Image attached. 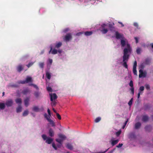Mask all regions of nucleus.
Returning a JSON list of instances; mask_svg holds the SVG:
<instances>
[{
	"mask_svg": "<svg viewBox=\"0 0 153 153\" xmlns=\"http://www.w3.org/2000/svg\"><path fill=\"white\" fill-rule=\"evenodd\" d=\"M120 44L121 45V47H124L126 45V42L125 40L124 39H122L121 40Z\"/></svg>",
	"mask_w": 153,
	"mask_h": 153,
	"instance_id": "6ab92c4d",
	"label": "nucleus"
},
{
	"mask_svg": "<svg viewBox=\"0 0 153 153\" xmlns=\"http://www.w3.org/2000/svg\"><path fill=\"white\" fill-rule=\"evenodd\" d=\"M34 94L36 98H38L40 95V93L39 91H35Z\"/></svg>",
	"mask_w": 153,
	"mask_h": 153,
	"instance_id": "a878e982",
	"label": "nucleus"
},
{
	"mask_svg": "<svg viewBox=\"0 0 153 153\" xmlns=\"http://www.w3.org/2000/svg\"><path fill=\"white\" fill-rule=\"evenodd\" d=\"M141 126V123L140 122L136 123L134 125V128L135 129H139Z\"/></svg>",
	"mask_w": 153,
	"mask_h": 153,
	"instance_id": "f3484780",
	"label": "nucleus"
},
{
	"mask_svg": "<svg viewBox=\"0 0 153 153\" xmlns=\"http://www.w3.org/2000/svg\"><path fill=\"white\" fill-rule=\"evenodd\" d=\"M25 82L26 83L29 82H33V80L32 78L31 77L27 76L25 79Z\"/></svg>",
	"mask_w": 153,
	"mask_h": 153,
	"instance_id": "ddd939ff",
	"label": "nucleus"
},
{
	"mask_svg": "<svg viewBox=\"0 0 153 153\" xmlns=\"http://www.w3.org/2000/svg\"><path fill=\"white\" fill-rule=\"evenodd\" d=\"M133 25H134L136 27H137V28H138V23L137 22H134V24H133Z\"/></svg>",
	"mask_w": 153,
	"mask_h": 153,
	"instance_id": "052dcab7",
	"label": "nucleus"
},
{
	"mask_svg": "<svg viewBox=\"0 0 153 153\" xmlns=\"http://www.w3.org/2000/svg\"><path fill=\"white\" fill-rule=\"evenodd\" d=\"M58 136L60 139L62 140L63 141L66 138V137L65 135L61 134H59Z\"/></svg>",
	"mask_w": 153,
	"mask_h": 153,
	"instance_id": "dca6fc26",
	"label": "nucleus"
},
{
	"mask_svg": "<svg viewBox=\"0 0 153 153\" xmlns=\"http://www.w3.org/2000/svg\"><path fill=\"white\" fill-rule=\"evenodd\" d=\"M66 147L68 149H69L72 150L73 149V146L70 143H68L67 144Z\"/></svg>",
	"mask_w": 153,
	"mask_h": 153,
	"instance_id": "4be33fe9",
	"label": "nucleus"
},
{
	"mask_svg": "<svg viewBox=\"0 0 153 153\" xmlns=\"http://www.w3.org/2000/svg\"><path fill=\"white\" fill-rule=\"evenodd\" d=\"M56 141L60 144V146L62 145V142L63 141L62 140L59 139H56Z\"/></svg>",
	"mask_w": 153,
	"mask_h": 153,
	"instance_id": "7c9ffc66",
	"label": "nucleus"
},
{
	"mask_svg": "<svg viewBox=\"0 0 153 153\" xmlns=\"http://www.w3.org/2000/svg\"><path fill=\"white\" fill-rule=\"evenodd\" d=\"M108 149H109V148L107 149V150H106L105 151H104L103 152H97V153H105L108 150Z\"/></svg>",
	"mask_w": 153,
	"mask_h": 153,
	"instance_id": "774afa93",
	"label": "nucleus"
},
{
	"mask_svg": "<svg viewBox=\"0 0 153 153\" xmlns=\"http://www.w3.org/2000/svg\"><path fill=\"white\" fill-rule=\"evenodd\" d=\"M48 62H49L50 64H51L52 63V60L51 59H49L48 60Z\"/></svg>",
	"mask_w": 153,
	"mask_h": 153,
	"instance_id": "0e129e2a",
	"label": "nucleus"
},
{
	"mask_svg": "<svg viewBox=\"0 0 153 153\" xmlns=\"http://www.w3.org/2000/svg\"><path fill=\"white\" fill-rule=\"evenodd\" d=\"M137 66V62L136 61H135L134 63V65L133 66V68H136Z\"/></svg>",
	"mask_w": 153,
	"mask_h": 153,
	"instance_id": "49530a36",
	"label": "nucleus"
},
{
	"mask_svg": "<svg viewBox=\"0 0 153 153\" xmlns=\"http://www.w3.org/2000/svg\"><path fill=\"white\" fill-rule=\"evenodd\" d=\"M107 26V25L105 24H103L101 25L102 29L100 30V31L103 34H105L107 33L108 31V29L105 28V27Z\"/></svg>",
	"mask_w": 153,
	"mask_h": 153,
	"instance_id": "7ed1b4c3",
	"label": "nucleus"
},
{
	"mask_svg": "<svg viewBox=\"0 0 153 153\" xmlns=\"http://www.w3.org/2000/svg\"><path fill=\"white\" fill-rule=\"evenodd\" d=\"M69 30V29L68 28H66L65 29L63 30V32L64 33H66Z\"/></svg>",
	"mask_w": 153,
	"mask_h": 153,
	"instance_id": "680f3d73",
	"label": "nucleus"
},
{
	"mask_svg": "<svg viewBox=\"0 0 153 153\" xmlns=\"http://www.w3.org/2000/svg\"><path fill=\"white\" fill-rule=\"evenodd\" d=\"M145 128L146 131L148 132H150L152 130V128L151 126L150 125H147L146 126Z\"/></svg>",
	"mask_w": 153,
	"mask_h": 153,
	"instance_id": "2eb2a0df",
	"label": "nucleus"
},
{
	"mask_svg": "<svg viewBox=\"0 0 153 153\" xmlns=\"http://www.w3.org/2000/svg\"><path fill=\"white\" fill-rule=\"evenodd\" d=\"M46 76L47 77V78L50 79H51V75L48 72H47L46 73Z\"/></svg>",
	"mask_w": 153,
	"mask_h": 153,
	"instance_id": "473e14b6",
	"label": "nucleus"
},
{
	"mask_svg": "<svg viewBox=\"0 0 153 153\" xmlns=\"http://www.w3.org/2000/svg\"><path fill=\"white\" fill-rule=\"evenodd\" d=\"M42 137L43 139L45 140L48 139V137H47L46 135L45 134H43L42 135Z\"/></svg>",
	"mask_w": 153,
	"mask_h": 153,
	"instance_id": "e433bc0d",
	"label": "nucleus"
},
{
	"mask_svg": "<svg viewBox=\"0 0 153 153\" xmlns=\"http://www.w3.org/2000/svg\"><path fill=\"white\" fill-rule=\"evenodd\" d=\"M32 110L33 111L36 112H38L39 111V109L37 106H33L32 108Z\"/></svg>",
	"mask_w": 153,
	"mask_h": 153,
	"instance_id": "412c9836",
	"label": "nucleus"
},
{
	"mask_svg": "<svg viewBox=\"0 0 153 153\" xmlns=\"http://www.w3.org/2000/svg\"><path fill=\"white\" fill-rule=\"evenodd\" d=\"M141 49L140 48H138L136 50V52L137 54H140V53Z\"/></svg>",
	"mask_w": 153,
	"mask_h": 153,
	"instance_id": "79ce46f5",
	"label": "nucleus"
},
{
	"mask_svg": "<svg viewBox=\"0 0 153 153\" xmlns=\"http://www.w3.org/2000/svg\"><path fill=\"white\" fill-rule=\"evenodd\" d=\"M128 59H126L124 60L123 59V66L125 67L126 68H128V66L127 64V62L128 61Z\"/></svg>",
	"mask_w": 153,
	"mask_h": 153,
	"instance_id": "4468645a",
	"label": "nucleus"
},
{
	"mask_svg": "<svg viewBox=\"0 0 153 153\" xmlns=\"http://www.w3.org/2000/svg\"><path fill=\"white\" fill-rule=\"evenodd\" d=\"M108 27L110 28L111 30H112V29H114L113 25L111 24H109Z\"/></svg>",
	"mask_w": 153,
	"mask_h": 153,
	"instance_id": "a19ab883",
	"label": "nucleus"
},
{
	"mask_svg": "<svg viewBox=\"0 0 153 153\" xmlns=\"http://www.w3.org/2000/svg\"><path fill=\"white\" fill-rule=\"evenodd\" d=\"M131 49L125 48L123 50V59L124 60L126 59H129V55L128 54V53H131Z\"/></svg>",
	"mask_w": 153,
	"mask_h": 153,
	"instance_id": "f257e3e1",
	"label": "nucleus"
},
{
	"mask_svg": "<svg viewBox=\"0 0 153 153\" xmlns=\"http://www.w3.org/2000/svg\"><path fill=\"white\" fill-rule=\"evenodd\" d=\"M144 89V88L143 86H141L140 87L139 89V91H143Z\"/></svg>",
	"mask_w": 153,
	"mask_h": 153,
	"instance_id": "3c124183",
	"label": "nucleus"
},
{
	"mask_svg": "<svg viewBox=\"0 0 153 153\" xmlns=\"http://www.w3.org/2000/svg\"><path fill=\"white\" fill-rule=\"evenodd\" d=\"M129 86L131 87V88L133 87V81L132 80H131L130 83H129Z\"/></svg>",
	"mask_w": 153,
	"mask_h": 153,
	"instance_id": "4d7b16f0",
	"label": "nucleus"
},
{
	"mask_svg": "<svg viewBox=\"0 0 153 153\" xmlns=\"http://www.w3.org/2000/svg\"><path fill=\"white\" fill-rule=\"evenodd\" d=\"M119 141V140H113L111 143L112 146H113L115 145H116L118 143Z\"/></svg>",
	"mask_w": 153,
	"mask_h": 153,
	"instance_id": "b1692460",
	"label": "nucleus"
},
{
	"mask_svg": "<svg viewBox=\"0 0 153 153\" xmlns=\"http://www.w3.org/2000/svg\"><path fill=\"white\" fill-rule=\"evenodd\" d=\"M24 69V67L22 65H19L17 67V69L19 72H20Z\"/></svg>",
	"mask_w": 153,
	"mask_h": 153,
	"instance_id": "a211bd4d",
	"label": "nucleus"
},
{
	"mask_svg": "<svg viewBox=\"0 0 153 153\" xmlns=\"http://www.w3.org/2000/svg\"><path fill=\"white\" fill-rule=\"evenodd\" d=\"M101 120L100 117H98L95 120V122L96 123H98Z\"/></svg>",
	"mask_w": 153,
	"mask_h": 153,
	"instance_id": "4c0bfd02",
	"label": "nucleus"
},
{
	"mask_svg": "<svg viewBox=\"0 0 153 153\" xmlns=\"http://www.w3.org/2000/svg\"><path fill=\"white\" fill-rule=\"evenodd\" d=\"M123 145V143H119L118 145L116 146L117 148H119L121 147Z\"/></svg>",
	"mask_w": 153,
	"mask_h": 153,
	"instance_id": "13d9d810",
	"label": "nucleus"
},
{
	"mask_svg": "<svg viewBox=\"0 0 153 153\" xmlns=\"http://www.w3.org/2000/svg\"><path fill=\"white\" fill-rule=\"evenodd\" d=\"M93 33L92 31H86L85 33V34L86 36L91 35Z\"/></svg>",
	"mask_w": 153,
	"mask_h": 153,
	"instance_id": "c85d7f7f",
	"label": "nucleus"
},
{
	"mask_svg": "<svg viewBox=\"0 0 153 153\" xmlns=\"http://www.w3.org/2000/svg\"><path fill=\"white\" fill-rule=\"evenodd\" d=\"M44 115L45 117L46 118L48 121L50 123L51 125L52 126L54 127L55 126V123L54 122L48 117V115L46 113H45Z\"/></svg>",
	"mask_w": 153,
	"mask_h": 153,
	"instance_id": "f03ea898",
	"label": "nucleus"
},
{
	"mask_svg": "<svg viewBox=\"0 0 153 153\" xmlns=\"http://www.w3.org/2000/svg\"><path fill=\"white\" fill-rule=\"evenodd\" d=\"M29 89H26L24 90L23 91H22V93L24 95H26L29 92Z\"/></svg>",
	"mask_w": 153,
	"mask_h": 153,
	"instance_id": "2f4dec72",
	"label": "nucleus"
},
{
	"mask_svg": "<svg viewBox=\"0 0 153 153\" xmlns=\"http://www.w3.org/2000/svg\"><path fill=\"white\" fill-rule=\"evenodd\" d=\"M145 63V65H149L150 63V60L148 59H146L145 62H144Z\"/></svg>",
	"mask_w": 153,
	"mask_h": 153,
	"instance_id": "cd10ccee",
	"label": "nucleus"
},
{
	"mask_svg": "<svg viewBox=\"0 0 153 153\" xmlns=\"http://www.w3.org/2000/svg\"><path fill=\"white\" fill-rule=\"evenodd\" d=\"M121 131H119L117 132L116 133V134L117 136H119L121 134Z\"/></svg>",
	"mask_w": 153,
	"mask_h": 153,
	"instance_id": "bf43d9fd",
	"label": "nucleus"
},
{
	"mask_svg": "<svg viewBox=\"0 0 153 153\" xmlns=\"http://www.w3.org/2000/svg\"><path fill=\"white\" fill-rule=\"evenodd\" d=\"M5 107V104L3 103H0V108L3 109Z\"/></svg>",
	"mask_w": 153,
	"mask_h": 153,
	"instance_id": "c756f323",
	"label": "nucleus"
},
{
	"mask_svg": "<svg viewBox=\"0 0 153 153\" xmlns=\"http://www.w3.org/2000/svg\"><path fill=\"white\" fill-rule=\"evenodd\" d=\"M44 63L43 62H40L39 63V67L41 68H43L44 67Z\"/></svg>",
	"mask_w": 153,
	"mask_h": 153,
	"instance_id": "c03bdc74",
	"label": "nucleus"
},
{
	"mask_svg": "<svg viewBox=\"0 0 153 153\" xmlns=\"http://www.w3.org/2000/svg\"><path fill=\"white\" fill-rule=\"evenodd\" d=\"M145 66V63H144L143 62V63H141L140 65L139 66V68H140V69H142L143 70V69L144 68Z\"/></svg>",
	"mask_w": 153,
	"mask_h": 153,
	"instance_id": "72a5a7b5",
	"label": "nucleus"
},
{
	"mask_svg": "<svg viewBox=\"0 0 153 153\" xmlns=\"http://www.w3.org/2000/svg\"><path fill=\"white\" fill-rule=\"evenodd\" d=\"M56 115L57 116V118L59 120H61V117L60 115H59V114L58 113H56Z\"/></svg>",
	"mask_w": 153,
	"mask_h": 153,
	"instance_id": "603ef678",
	"label": "nucleus"
},
{
	"mask_svg": "<svg viewBox=\"0 0 153 153\" xmlns=\"http://www.w3.org/2000/svg\"><path fill=\"white\" fill-rule=\"evenodd\" d=\"M146 88L147 90H149L150 89V86L148 84H146L145 85Z\"/></svg>",
	"mask_w": 153,
	"mask_h": 153,
	"instance_id": "09e8293b",
	"label": "nucleus"
},
{
	"mask_svg": "<svg viewBox=\"0 0 153 153\" xmlns=\"http://www.w3.org/2000/svg\"><path fill=\"white\" fill-rule=\"evenodd\" d=\"M52 147L54 148V149L55 150H56L57 149V148L56 146L55 143H53L52 144Z\"/></svg>",
	"mask_w": 153,
	"mask_h": 153,
	"instance_id": "6e6d98bb",
	"label": "nucleus"
},
{
	"mask_svg": "<svg viewBox=\"0 0 153 153\" xmlns=\"http://www.w3.org/2000/svg\"><path fill=\"white\" fill-rule=\"evenodd\" d=\"M18 83L19 84H23L26 83V82H25V80L23 81L21 80L18 81Z\"/></svg>",
	"mask_w": 153,
	"mask_h": 153,
	"instance_id": "c9c22d12",
	"label": "nucleus"
},
{
	"mask_svg": "<svg viewBox=\"0 0 153 153\" xmlns=\"http://www.w3.org/2000/svg\"><path fill=\"white\" fill-rule=\"evenodd\" d=\"M141 93V92L140 91H139V92L138 94L137 98L138 99L140 98Z\"/></svg>",
	"mask_w": 153,
	"mask_h": 153,
	"instance_id": "338daca9",
	"label": "nucleus"
},
{
	"mask_svg": "<svg viewBox=\"0 0 153 153\" xmlns=\"http://www.w3.org/2000/svg\"><path fill=\"white\" fill-rule=\"evenodd\" d=\"M56 102L55 100H53L52 101V102L51 103V104L52 106H55L56 105Z\"/></svg>",
	"mask_w": 153,
	"mask_h": 153,
	"instance_id": "a18cd8bd",
	"label": "nucleus"
},
{
	"mask_svg": "<svg viewBox=\"0 0 153 153\" xmlns=\"http://www.w3.org/2000/svg\"><path fill=\"white\" fill-rule=\"evenodd\" d=\"M53 140V139L52 138L49 137H48V139L46 140L45 142L48 144H50L51 143Z\"/></svg>",
	"mask_w": 153,
	"mask_h": 153,
	"instance_id": "aec40b11",
	"label": "nucleus"
},
{
	"mask_svg": "<svg viewBox=\"0 0 153 153\" xmlns=\"http://www.w3.org/2000/svg\"><path fill=\"white\" fill-rule=\"evenodd\" d=\"M48 134L51 137H53L54 136V132L51 128H50L49 130Z\"/></svg>",
	"mask_w": 153,
	"mask_h": 153,
	"instance_id": "f8f14e48",
	"label": "nucleus"
},
{
	"mask_svg": "<svg viewBox=\"0 0 153 153\" xmlns=\"http://www.w3.org/2000/svg\"><path fill=\"white\" fill-rule=\"evenodd\" d=\"M134 39L135 40L136 43H137L138 42V40L137 38V37H135Z\"/></svg>",
	"mask_w": 153,
	"mask_h": 153,
	"instance_id": "69168bd1",
	"label": "nucleus"
},
{
	"mask_svg": "<svg viewBox=\"0 0 153 153\" xmlns=\"http://www.w3.org/2000/svg\"><path fill=\"white\" fill-rule=\"evenodd\" d=\"M28 111L27 110L25 111L23 113L22 115L24 116H25L28 115Z\"/></svg>",
	"mask_w": 153,
	"mask_h": 153,
	"instance_id": "f704fd0d",
	"label": "nucleus"
},
{
	"mask_svg": "<svg viewBox=\"0 0 153 153\" xmlns=\"http://www.w3.org/2000/svg\"><path fill=\"white\" fill-rule=\"evenodd\" d=\"M128 137L130 139H135L136 138V136L134 133L131 132L129 134Z\"/></svg>",
	"mask_w": 153,
	"mask_h": 153,
	"instance_id": "1a4fd4ad",
	"label": "nucleus"
},
{
	"mask_svg": "<svg viewBox=\"0 0 153 153\" xmlns=\"http://www.w3.org/2000/svg\"><path fill=\"white\" fill-rule=\"evenodd\" d=\"M72 38V36L71 33H68L65 36L64 40L66 42L69 41Z\"/></svg>",
	"mask_w": 153,
	"mask_h": 153,
	"instance_id": "20e7f679",
	"label": "nucleus"
},
{
	"mask_svg": "<svg viewBox=\"0 0 153 153\" xmlns=\"http://www.w3.org/2000/svg\"><path fill=\"white\" fill-rule=\"evenodd\" d=\"M47 111L48 114V117L49 118H50V117H51V112L50 109L49 108H48Z\"/></svg>",
	"mask_w": 153,
	"mask_h": 153,
	"instance_id": "8fccbe9b",
	"label": "nucleus"
},
{
	"mask_svg": "<svg viewBox=\"0 0 153 153\" xmlns=\"http://www.w3.org/2000/svg\"><path fill=\"white\" fill-rule=\"evenodd\" d=\"M13 104V101L12 99L7 100L5 103L7 107L11 106Z\"/></svg>",
	"mask_w": 153,
	"mask_h": 153,
	"instance_id": "6e6552de",
	"label": "nucleus"
},
{
	"mask_svg": "<svg viewBox=\"0 0 153 153\" xmlns=\"http://www.w3.org/2000/svg\"><path fill=\"white\" fill-rule=\"evenodd\" d=\"M127 48H126L129 49H131V48L130 47V45L129 44H127Z\"/></svg>",
	"mask_w": 153,
	"mask_h": 153,
	"instance_id": "e2e57ef3",
	"label": "nucleus"
},
{
	"mask_svg": "<svg viewBox=\"0 0 153 153\" xmlns=\"http://www.w3.org/2000/svg\"><path fill=\"white\" fill-rule=\"evenodd\" d=\"M133 72L134 74L137 75V71L136 70V68H133Z\"/></svg>",
	"mask_w": 153,
	"mask_h": 153,
	"instance_id": "5fc2aeb1",
	"label": "nucleus"
},
{
	"mask_svg": "<svg viewBox=\"0 0 153 153\" xmlns=\"http://www.w3.org/2000/svg\"><path fill=\"white\" fill-rule=\"evenodd\" d=\"M29 98L27 97L24 100L25 105L26 107H27L29 104Z\"/></svg>",
	"mask_w": 153,
	"mask_h": 153,
	"instance_id": "9b49d317",
	"label": "nucleus"
},
{
	"mask_svg": "<svg viewBox=\"0 0 153 153\" xmlns=\"http://www.w3.org/2000/svg\"><path fill=\"white\" fill-rule=\"evenodd\" d=\"M16 102V103H19L20 105L22 103V100L20 98H18L15 100Z\"/></svg>",
	"mask_w": 153,
	"mask_h": 153,
	"instance_id": "393cba45",
	"label": "nucleus"
},
{
	"mask_svg": "<svg viewBox=\"0 0 153 153\" xmlns=\"http://www.w3.org/2000/svg\"><path fill=\"white\" fill-rule=\"evenodd\" d=\"M22 107L21 105H19L18 107L16 108V112L17 113H19L22 111Z\"/></svg>",
	"mask_w": 153,
	"mask_h": 153,
	"instance_id": "bb28decb",
	"label": "nucleus"
},
{
	"mask_svg": "<svg viewBox=\"0 0 153 153\" xmlns=\"http://www.w3.org/2000/svg\"><path fill=\"white\" fill-rule=\"evenodd\" d=\"M115 37L117 39H123L124 38L123 35H122L118 33L117 31L115 32Z\"/></svg>",
	"mask_w": 153,
	"mask_h": 153,
	"instance_id": "0eeeda50",
	"label": "nucleus"
},
{
	"mask_svg": "<svg viewBox=\"0 0 153 153\" xmlns=\"http://www.w3.org/2000/svg\"><path fill=\"white\" fill-rule=\"evenodd\" d=\"M47 89L48 91L49 92H52V88L50 87H48L47 88Z\"/></svg>",
	"mask_w": 153,
	"mask_h": 153,
	"instance_id": "de8ad7c7",
	"label": "nucleus"
},
{
	"mask_svg": "<svg viewBox=\"0 0 153 153\" xmlns=\"http://www.w3.org/2000/svg\"><path fill=\"white\" fill-rule=\"evenodd\" d=\"M57 53V51L55 49H54L52 50L51 53L53 54H55Z\"/></svg>",
	"mask_w": 153,
	"mask_h": 153,
	"instance_id": "ea45409f",
	"label": "nucleus"
},
{
	"mask_svg": "<svg viewBox=\"0 0 153 153\" xmlns=\"http://www.w3.org/2000/svg\"><path fill=\"white\" fill-rule=\"evenodd\" d=\"M62 44L61 42H59L58 43L56 44L55 45V48H59L62 45Z\"/></svg>",
	"mask_w": 153,
	"mask_h": 153,
	"instance_id": "5701e85b",
	"label": "nucleus"
},
{
	"mask_svg": "<svg viewBox=\"0 0 153 153\" xmlns=\"http://www.w3.org/2000/svg\"><path fill=\"white\" fill-rule=\"evenodd\" d=\"M130 90L131 91V93L133 95H134V87L131 88Z\"/></svg>",
	"mask_w": 153,
	"mask_h": 153,
	"instance_id": "864d4df0",
	"label": "nucleus"
},
{
	"mask_svg": "<svg viewBox=\"0 0 153 153\" xmlns=\"http://www.w3.org/2000/svg\"><path fill=\"white\" fill-rule=\"evenodd\" d=\"M34 62H31L29 63L28 64L26 65V66L28 68H29L32 65L34 64Z\"/></svg>",
	"mask_w": 153,
	"mask_h": 153,
	"instance_id": "58836bf2",
	"label": "nucleus"
},
{
	"mask_svg": "<svg viewBox=\"0 0 153 153\" xmlns=\"http://www.w3.org/2000/svg\"><path fill=\"white\" fill-rule=\"evenodd\" d=\"M149 119L148 116L147 115H144L142 117V121L144 122H147Z\"/></svg>",
	"mask_w": 153,
	"mask_h": 153,
	"instance_id": "9d476101",
	"label": "nucleus"
},
{
	"mask_svg": "<svg viewBox=\"0 0 153 153\" xmlns=\"http://www.w3.org/2000/svg\"><path fill=\"white\" fill-rule=\"evenodd\" d=\"M133 100V98H131V99L128 102V105L129 106H131V105L132 104V103Z\"/></svg>",
	"mask_w": 153,
	"mask_h": 153,
	"instance_id": "37998d69",
	"label": "nucleus"
},
{
	"mask_svg": "<svg viewBox=\"0 0 153 153\" xmlns=\"http://www.w3.org/2000/svg\"><path fill=\"white\" fill-rule=\"evenodd\" d=\"M139 76L140 78L142 77H146L147 73L146 72H143V71L142 69H140L139 70Z\"/></svg>",
	"mask_w": 153,
	"mask_h": 153,
	"instance_id": "39448f33",
	"label": "nucleus"
},
{
	"mask_svg": "<svg viewBox=\"0 0 153 153\" xmlns=\"http://www.w3.org/2000/svg\"><path fill=\"white\" fill-rule=\"evenodd\" d=\"M49 96L50 97L51 101L54 100L57 98V96L55 93L49 94Z\"/></svg>",
	"mask_w": 153,
	"mask_h": 153,
	"instance_id": "423d86ee",
	"label": "nucleus"
}]
</instances>
